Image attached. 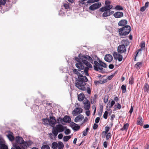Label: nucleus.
Segmentation results:
<instances>
[{"label":"nucleus","mask_w":149,"mask_h":149,"mask_svg":"<svg viewBox=\"0 0 149 149\" xmlns=\"http://www.w3.org/2000/svg\"><path fill=\"white\" fill-rule=\"evenodd\" d=\"M75 59L78 62L75 64V66L79 69L84 70L86 67H87L88 69L92 68L90 63L87 61H88L91 63L93 62L92 58L88 56L80 54L78 57H75Z\"/></svg>","instance_id":"obj_1"},{"label":"nucleus","mask_w":149,"mask_h":149,"mask_svg":"<svg viewBox=\"0 0 149 149\" xmlns=\"http://www.w3.org/2000/svg\"><path fill=\"white\" fill-rule=\"evenodd\" d=\"M88 69L87 67H86L84 71H82L80 70L74 69L73 71L74 73L78 76V79L77 81H80L84 83L87 82L88 80V79L86 77L83 76V74H84L87 76H88Z\"/></svg>","instance_id":"obj_2"},{"label":"nucleus","mask_w":149,"mask_h":149,"mask_svg":"<svg viewBox=\"0 0 149 149\" xmlns=\"http://www.w3.org/2000/svg\"><path fill=\"white\" fill-rule=\"evenodd\" d=\"M94 68L96 70L101 71L103 69V68H106L107 67L106 64L100 60H99L98 62L94 61Z\"/></svg>","instance_id":"obj_3"},{"label":"nucleus","mask_w":149,"mask_h":149,"mask_svg":"<svg viewBox=\"0 0 149 149\" xmlns=\"http://www.w3.org/2000/svg\"><path fill=\"white\" fill-rule=\"evenodd\" d=\"M131 31V27L128 25L120 28L118 29L119 33L121 36H125L128 34Z\"/></svg>","instance_id":"obj_4"},{"label":"nucleus","mask_w":149,"mask_h":149,"mask_svg":"<svg viewBox=\"0 0 149 149\" xmlns=\"http://www.w3.org/2000/svg\"><path fill=\"white\" fill-rule=\"evenodd\" d=\"M88 120V118L86 117L84 118V116L82 114H79L74 119L75 122L80 123L81 125H82Z\"/></svg>","instance_id":"obj_5"},{"label":"nucleus","mask_w":149,"mask_h":149,"mask_svg":"<svg viewBox=\"0 0 149 149\" xmlns=\"http://www.w3.org/2000/svg\"><path fill=\"white\" fill-rule=\"evenodd\" d=\"M15 140L17 144L20 145L21 146L23 149H24L26 148L28 145V143L24 141L22 137L19 136H16Z\"/></svg>","instance_id":"obj_6"},{"label":"nucleus","mask_w":149,"mask_h":149,"mask_svg":"<svg viewBox=\"0 0 149 149\" xmlns=\"http://www.w3.org/2000/svg\"><path fill=\"white\" fill-rule=\"evenodd\" d=\"M52 147L53 149H63L64 145L61 142L59 141L58 143L54 142L52 143Z\"/></svg>","instance_id":"obj_7"},{"label":"nucleus","mask_w":149,"mask_h":149,"mask_svg":"<svg viewBox=\"0 0 149 149\" xmlns=\"http://www.w3.org/2000/svg\"><path fill=\"white\" fill-rule=\"evenodd\" d=\"M86 83L81 82L80 81H76L75 84V86L79 89L83 91L85 90L86 88L85 86Z\"/></svg>","instance_id":"obj_8"},{"label":"nucleus","mask_w":149,"mask_h":149,"mask_svg":"<svg viewBox=\"0 0 149 149\" xmlns=\"http://www.w3.org/2000/svg\"><path fill=\"white\" fill-rule=\"evenodd\" d=\"M83 112V109L80 107H76L72 112V114L74 116H76L81 113Z\"/></svg>","instance_id":"obj_9"},{"label":"nucleus","mask_w":149,"mask_h":149,"mask_svg":"<svg viewBox=\"0 0 149 149\" xmlns=\"http://www.w3.org/2000/svg\"><path fill=\"white\" fill-rule=\"evenodd\" d=\"M101 6V3H100L97 2L93 4L91 6L89 7V9L92 10H94L99 8Z\"/></svg>","instance_id":"obj_10"},{"label":"nucleus","mask_w":149,"mask_h":149,"mask_svg":"<svg viewBox=\"0 0 149 149\" xmlns=\"http://www.w3.org/2000/svg\"><path fill=\"white\" fill-rule=\"evenodd\" d=\"M126 51V49L125 45H121L118 47V52L120 53H123L125 52Z\"/></svg>","instance_id":"obj_11"},{"label":"nucleus","mask_w":149,"mask_h":149,"mask_svg":"<svg viewBox=\"0 0 149 149\" xmlns=\"http://www.w3.org/2000/svg\"><path fill=\"white\" fill-rule=\"evenodd\" d=\"M84 107L86 110H89L90 108V103L87 100H85L83 102Z\"/></svg>","instance_id":"obj_12"},{"label":"nucleus","mask_w":149,"mask_h":149,"mask_svg":"<svg viewBox=\"0 0 149 149\" xmlns=\"http://www.w3.org/2000/svg\"><path fill=\"white\" fill-rule=\"evenodd\" d=\"M114 58L116 60H118V61H121L122 60L123 56L117 52H114L113 54Z\"/></svg>","instance_id":"obj_13"},{"label":"nucleus","mask_w":149,"mask_h":149,"mask_svg":"<svg viewBox=\"0 0 149 149\" xmlns=\"http://www.w3.org/2000/svg\"><path fill=\"white\" fill-rule=\"evenodd\" d=\"M114 13V12L113 11L109 10H107L103 13L102 16L103 17H107L112 15Z\"/></svg>","instance_id":"obj_14"},{"label":"nucleus","mask_w":149,"mask_h":149,"mask_svg":"<svg viewBox=\"0 0 149 149\" xmlns=\"http://www.w3.org/2000/svg\"><path fill=\"white\" fill-rule=\"evenodd\" d=\"M111 2L109 0H106L105 1V6L108 10L111 9L113 7V6L110 4Z\"/></svg>","instance_id":"obj_15"},{"label":"nucleus","mask_w":149,"mask_h":149,"mask_svg":"<svg viewBox=\"0 0 149 149\" xmlns=\"http://www.w3.org/2000/svg\"><path fill=\"white\" fill-rule=\"evenodd\" d=\"M56 127L59 132H62L66 128V127L63 126L61 125H56Z\"/></svg>","instance_id":"obj_16"},{"label":"nucleus","mask_w":149,"mask_h":149,"mask_svg":"<svg viewBox=\"0 0 149 149\" xmlns=\"http://www.w3.org/2000/svg\"><path fill=\"white\" fill-rule=\"evenodd\" d=\"M71 126L72 129L75 130L77 131L79 130L80 128V127L78 125L72 122L71 123Z\"/></svg>","instance_id":"obj_17"},{"label":"nucleus","mask_w":149,"mask_h":149,"mask_svg":"<svg viewBox=\"0 0 149 149\" xmlns=\"http://www.w3.org/2000/svg\"><path fill=\"white\" fill-rule=\"evenodd\" d=\"M49 124L52 127H54L56 123V120L53 117H50V119H49Z\"/></svg>","instance_id":"obj_18"},{"label":"nucleus","mask_w":149,"mask_h":149,"mask_svg":"<svg viewBox=\"0 0 149 149\" xmlns=\"http://www.w3.org/2000/svg\"><path fill=\"white\" fill-rule=\"evenodd\" d=\"M113 57L112 56L109 54L106 55L105 57V60L107 62H110L112 60Z\"/></svg>","instance_id":"obj_19"},{"label":"nucleus","mask_w":149,"mask_h":149,"mask_svg":"<svg viewBox=\"0 0 149 149\" xmlns=\"http://www.w3.org/2000/svg\"><path fill=\"white\" fill-rule=\"evenodd\" d=\"M113 15L116 18H119L123 16V13L120 12H117L113 14Z\"/></svg>","instance_id":"obj_20"},{"label":"nucleus","mask_w":149,"mask_h":149,"mask_svg":"<svg viewBox=\"0 0 149 149\" xmlns=\"http://www.w3.org/2000/svg\"><path fill=\"white\" fill-rule=\"evenodd\" d=\"M127 21L125 19H123L120 20L118 23V25L120 26H125L127 24Z\"/></svg>","instance_id":"obj_21"},{"label":"nucleus","mask_w":149,"mask_h":149,"mask_svg":"<svg viewBox=\"0 0 149 149\" xmlns=\"http://www.w3.org/2000/svg\"><path fill=\"white\" fill-rule=\"evenodd\" d=\"M63 121L66 123H69L71 121V118L68 116H66L63 119Z\"/></svg>","instance_id":"obj_22"},{"label":"nucleus","mask_w":149,"mask_h":149,"mask_svg":"<svg viewBox=\"0 0 149 149\" xmlns=\"http://www.w3.org/2000/svg\"><path fill=\"white\" fill-rule=\"evenodd\" d=\"M115 104V102L114 100L109 101L107 104V107H109V108H111Z\"/></svg>","instance_id":"obj_23"},{"label":"nucleus","mask_w":149,"mask_h":149,"mask_svg":"<svg viewBox=\"0 0 149 149\" xmlns=\"http://www.w3.org/2000/svg\"><path fill=\"white\" fill-rule=\"evenodd\" d=\"M0 149H8L7 146L0 140Z\"/></svg>","instance_id":"obj_24"},{"label":"nucleus","mask_w":149,"mask_h":149,"mask_svg":"<svg viewBox=\"0 0 149 149\" xmlns=\"http://www.w3.org/2000/svg\"><path fill=\"white\" fill-rule=\"evenodd\" d=\"M85 96L84 94L80 93L78 95V100L79 101H82L84 99Z\"/></svg>","instance_id":"obj_25"},{"label":"nucleus","mask_w":149,"mask_h":149,"mask_svg":"<svg viewBox=\"0 0 149 149\" xmlns=\"http://www.w3.org/2000/svg\"><path fill=\"white\" fill-rule=\"evenodd\" d=\"M58 132H59L56 128V127H54L52 130V133L55 136H56L58 134Z\"/></svg>","instance_id":"obj_26"},{"label":"nucleus","mask_w":149,"mask_h":149,"mask_svg":"<svg viewBox=\"0 0 149 149\" xmlns=\"http://www.w3.org/2000/svg\"><path fill=\"white\" fill-rule=\"evenodd\" d=\"M143 90L145 92L149 93V86L148 84H146L144 86Z\"/></svg>","instance_id":"obj_27"},{"label":"nucleus","mask_w":149,"mask_h":149,"mask_svg":"<svg viewBox=\"0 0 149 149\" xmlns=\"http://www.w3.org/2000/svg\"><path fill=\"white\" fill-rule=\"evenodd\" d=\"M7 136L10 141H13L14 139V137L13 136V133L11 132L8 135H7Z\"/></svg>","instance_id":"obj_28"},{"label":"nucleus","mask_w":149,"mask_h":149,"mask_svg":"<svg viewBox=\"0 0 149 149\" xmlns=\"http://www.w3.org/2000/svg\"><path fill=\"white\" fill-rule=\"evenodd\" d=\"M137 124L139 125H141L143 124V119L142 117H139L137 119Z\"/></svg>","instance_id":"obj_29"},{"label":"nucleus","mask_w":149,"mask_h":149,"mask_svg":"<svg viewBox=\"0 0 149 149\" xmlns=\"http://www.w3.org/2000/svg\"><path fill=\"white\" fill-rule=\"evenodd\" d=\"M122 45H124L125 46H127L129 44V42L128 40H122L121 41Z\"/></svg>","instance_id":"obj_30"},{"label":"nucleus","mask_w":149,"mask_h":149,"mask_svg":"<svg viewBox=\"0 0 149 149\" xmlns=\"http://www.w3.org/2000/svg\"><path fill=\"white\" fill-rule=\"evenodd\" d=\"M121 105L119 103H117L114 106L115 110H116L117 108L118 109H120L121 108Z\"/></svg>","instance_id":"obj_31"},{"label":"nucleus","mask_w":149,"mask_h":149,"mask_svg":"<svg viewBox=\"0 0 149 149\" xmlns=\"http://www.w3.org/2000/svg\"><path fill=\"white\" fill-rule=\"evenodd\" d=\"M129 126V124L128 123H126L124 125L123 127L121 129V130L123 131V130L127 131V130L128 129Z\"/></svg>","instance_id":"obj_32"},{"label":"nucleus","mask_w":149,"mask_h":149,"mask_svg":"<svg viewBox=\"0 0 149 149\" xmlns=\"http://www.w3.org/2000/svg\"><path fill=\"white\" fill-rule=\"evenodd\" d=\"M142 62H139L135 65V67L137 69L139 68L142 65Z\"/></svg>","instance_id":"obj_33"},{"label":"nucleus","mask_w":149,"mask_h":149,"mask_svg":"<svg viewBox=\"0 0 149 149\" xmlns=\"http://www.w3.org/2000/svg\"><path fill=\"white\" fill-rule=\"evenodd\" d=\"M99 83L100 84L105 83L107 82V79H102L98 80Z\"/></svg>","instance_id":"obj_34"},{"label":"nucleus","mask_w":149,"mask_h":149,"mask_svg":"<svg viewBox=\"0 0 149 149\" xmlns=\"http://www.w3.org/2000/svg\"><path fill=\"white\" fill-rule=\"evenodd\" d=\"M71 138L70 136H64L63 138V140L64 141H67Z\"/></svg>","instance_id":"obj_35"},{"label":"nucleus","mask_w":149,"mask_h":149,"mask_svg":"<svg viewBox=\"0 0 149 149\" xmlns=\"http://www.w3.org/2000/svg\"><path fill=\"white\" fill-rule=\"evenodd\" d=\"M89 130L88 128H87L86 129L84 130L83 132V134L84 136H86Z\"/></svg>","instance_id":"obj_36"},{"label":"nucleus","mask_w":149,"mask_h":149,"mask_svg":"<svg viewBox=\"0 0 149 149\" xmlns=\"http://www.w3.org/2000/svg\"><path fill=\"white\" fill-rule=\"evenodd\" d=\"M115 9L117 10H123V8L121 6L117 5L115 7Z\"/></svg>","instance_id":"obj_37"},{"label":"nucleus","mask_w":149,"mask_h":149,"mask_svg":"<svg viewBox=\"0 0 149 149\" xmlns=\"http://www.w3.org/2000/svg\"><path fill=\"white\" fill-rule=\"evenodd\" d=\"M100 10L102 12H105L108 10L107 8L104 6V7H102L100 9Z\"/></svg>","instance_id":"obj_38"},{"label":"nucleus","mask_w":149,"mask_h":149,"mask_svg":"<svg viewBox=\"0 0 149 149\" xmlns=\"http://www.w3.org/2000/svg\"><path fill=\"white\" fill-rule=\"evenodd\" d=\"M43 121L44 123L45 124H49V120L47 119H43Z\"/></svg>","instance_id":"obj_39"},{"label":"nucleus","mask_w":149,"mask_h":149,"mask_svg":"<svg viewBox=\"0 0 149 149\" xmlns=\"http://www.w3.org/2000/svg\"><path fill=\"white\" fill-rule=\"evenodd\" d=\"M65 133L66 135H68L70 134V130L68 129H66V128L65 129Z\"/></svg>","instance_id":"obj_40"},{"label":"nucleus","mask_w":149,"mask_h":149,"mask_svg":"<svg viewBox=\"0 0 149 149\" xmlns=\"http://www.w3.org/2000/svg\"><path fill=\"white\" fill-rule=\"evenodd\" d=\"M121 89L123 93H124L126 91V87L124 85H122L121 86Z\"/></svg>","instance_id":"obj_41"},{"label":"nucleus","mask_w":149,"mask_h":149,"mask_svg":"<svg viewBox=\"0 0 149 149\" xmlns=\"http://www.w3.org/2000/svg\"><path fill=\"white\" fill-rule=\"evenodd\" d=\"M42 149H50L49 147L47 145H43L42 148Z\"/></svg>","instance_id":"obj_42"},{"label":"nucleus","mask_w":149,"mask_h":149,"mask_svg":"<svg viewBox=\"0 0 149 149\" xmlns=\"http://www.w3.org/2000/svg\"><path fill=\"white\" fill-rule=\"evenodd\" d=\"M84 1L83 0H81L80 1H79V4L80 6H82V5L85 4L84 1Z\"/></svg>","instance_id":"obj_43"},{"label":"nucleus","mask_w":149,"mask_h":149,"mask_svg":"<svg viewBox=\"0 0 149 149\" xmlns=\"http://www.w3.org/2000/svg\"><path fill=\"white\" fill-rule=\"evenodd\" d=\"M134 82V79L131 77L129 79V83L130 84H133Z\"/></svg>","instance_id":"obj_44"},{"label":"nucleus","mask_w":149,"mask_h":149,"mask_svg":"<svg viewBox=\"0 0 149 149\" xmlns=\"http://www.w3.org/2000/svg\"><path fill=\"white\" fill-rule=\"evenodd\" d=\"M108 113L107 111H106L105 112L103 115V117L104 119H107V118Z\"/></svg>","instance_id":"obj_45"},{"label":"nucleus","mask_w":149,"mask_h":149,"mask_svg":"<svg viewBox=\"0 0 149 149\" xmlns=\"http://www.w3.org/2000/svg\"><path fill=\"white\" fill-rule=\"evenodd\" d=\"M140 46L141 48L145 47V43L144 42H142L140 44Z\"/></svg>","instance_id":"obj_46"},{"label":"nucleus","mask_w":149,"mask_h":149,"mask_svg":"<svg viewBox=\"0 0 149 149\" xmlns=\"http://www.w3.org/2000/svg\"><path fill=\"white\" fill-rule=\"evenodd\" d=\"M111 135L110 133H108L106 136V139L107 140L109 139V138H111Z\"/></svg>","instance_id":"obj_47"},{"label":"nucleus","mask_w":149,"mask_h":149,"mask_svg":"<svg viewBox=\"0 0 149 149\" xmlns=\"http://www.w3.org/2000/svg\"><path fill=\"white\" fill-rule=\"evenodd\" d=\"M109 130V127H105V132L106 133H107Z\"/></svg>","instance_id":"obj_48"},{"label":"nucleus","mask_w":149,"mask_h":149,"mask_svg":"<svg viewBox=\"0 0 149 149\" xmlns=\"http://www.w3.org/2000/svg\"><path fill=\"white\" fill-rule=\"evenodd\" d=\"M98 125L96 124H94L93 128L94 130H96L97 129L98 127Z\"/></svg>","instance_id":"obj_49"},{"label":"nucleus","mask_w":149,"mask_h":149,"mask_svg":"<svg viewBox=\"0 0 149 149\" xmlns=\"http://www.w3.org/2000/svg\"><path fill=\"white\" fill-rule=\"evenodd\" d=\"M100 120V118L99 117H97L95 119V122L96 123H98Z\"/></svg>","instance_id":"obj_50"},{"label":"nucleus","mask_w":149,"mask_h":149,"mask_svg":"<svg viewBox=\"0 0 149 149\" xmlns=\"http://www.w3.org/2000/svg\"><path fill=\"white\" fill-rule=\"evenodd\" d=\"M5 3V0H0V5L4 4Z\"/></svg>","instance_id":"obj_51"},{"label":"nucleus","mask_w":149,"mask_h":149,"mask_svg":"<svg viewBox=\"0 0 149 149\" xmlns=\"http://www.w3.org/2000/svg\"><path fill=\"white\" fill-rule=\"evenodd\" d=\"M85 113L87 116H89L90 115V111L89 110H87L86 111Z\"/></svg>","instance_id":"obj_52"},{"label":"nucleus","mask_w":149,"mask_h":149,"mask_svg":"<svg viewBox=\"0 0 149 149\" xmlns=\"http://www.w3.org/2000/svg\"><path fill=\"white\" fill-rule=\"evenodd\" d=\"M63 134L61 133L59 134L58 135V138L60 139H61L63 138Z\"/></svg>","instance_id":"obj_53"},{"label":"nucleus","mask_w":149,"mask_h":149,"mask_svg":"<svg viewBox=\"0 0 149 149\" xmlns=\"http://www.w3.org/2000/svg\"><path fill=\"white\" fill-rule=\"evenodd\" d=\"M108 144V143L106 141H105L104 143L103 146L105 148H106L107 147V146Z\"/></svg>","instance_id":"obj_54"},{"label":"nucleus","mask_w":149,"mask_h":149,"mask_svg":"<svg viewBox=\"0 0 149 149\" xmlns=\"http://www.w3.org/2000/svg\"><path fill=\"white\" fill-rule=\"evenodd\" d=\"M64 6L65 9H68L69 8V6L68 4H64Z\"/></svg>","instance_id":"obj_55"},{"label":"nucleus","mask_w":149,"mask_h":149,"mask_svg":"<svg viewBox=\"0 0 149 149\" xmlns=\"http://www.w3.org/2000/svg\"><path fill=\"white\" fill-rule=\"evenodd\" d=\"M133 110V108L132 106H131V107L130 111H129V112L130 113V114H131Z\"/></svg>","instance_id":"obj_56"},{"label":"nucleus","mask_w":149,"mask_h":149,"mask_svg":"<svg viewBox=\"0 0 149 149\" xmlns=\"http://www.w3.org/2000/svg\"><path fill=\"white\" fill-rule=\"evenodd\" d=\"M92 107H93V109H94V114L96 112V107L95 105H93V106Z\"/></svg>","instance_id":"obj_57"},{"label":"nucleus","mask_w":149,"mask_h":149,"mask_svg":"<svg viewBox=\"0 0 149 149\" xmlns=\"http://www.w3.org/2000/svg\"><path fill=\"white\" fill-rule=\"evenodd\" d=\"M14 147L16 149H22L19 146H17L16 145H14Z\"/></svg>","instance_id":"obj_58"},{"label":"nucleus","mask_w":149,"mask_h":149,"mask_svg":"<svg viewBox=\"0 0 149 149\" xmlns=\"http://www.w3.org/2000/svg\"><path fill=\"white\" fill-rule=\"evenodd\" d=\"M146 7L145 6L141 8V11L143 12L146 10Z\"/></svg>","instance_id":"obj_59"},{"label":"nucleus","mask_w":149,"mask_h":149,"mask_svg":"<svg viewBox=\"0 0 149 149\" xmlns=\"http://www.w3.org/2000/svg\"><path fill=\"white\" fill-rule=\"evenodd\" d=\"M109 68L110 69H112L114 68V66L112 64H110L109 65Z\"/></svg>","instance_id":"obj_60"},{"label":"nucleus","mask_w":149,"mask_h":149,"mask_svg":"<svg viewBox=\"0 0 149 149\" xmlns=\"http://www.w3.org/2000/svg\"><path fill=\"white\" fill-rule=\"evenodd\" d=\"M108 100V97H105L104 99V102L105 103H107Z\"/></svg>","instance_id":"obj_61"},{"label":"nucleus","mask_w":149,"mask_h":149,"mask_svg":"<svg viewBox=\"0 0 149 149\" xmlns=\"http://www.w3.org/2000/svg\"><path fill=\"white\" fill-rule=\"evenodd\" d=\"M113 76H114L113 75H111L110 76H109L108 77L107 79L109 80H111L112 78H113Z\"/></svg>","instance_id":"obj_62"},{"label":"nucleus","mask_w":149,"mask_h":149,"mask_svg":"<svg viewBox=\"0 0 149 149\" xmlns=\"http://www.w3.org/2000/svg\"><path fill=\"white\" fill-rule=\"evenodd\" d=\"M87 93L89 94H90L91 93V90L89 88H88L87 89Z\"/></svg>","instance_id":"obj_63"},{"label":"nucleus","mask_w":149,"mask_h":149,"mask_svg":"<svg viewBox=\"0 0 149 149\" xmlns=\"http://www.w3.org/2000/svg\"><path fill=\"white\" fill-rule=\"evenodd\" d=\"M114 100L116 102H117L118 101L119 99L117 97H115L114 98Z\"/></svg>","instance_id":"obj_64"}]
</instances>
